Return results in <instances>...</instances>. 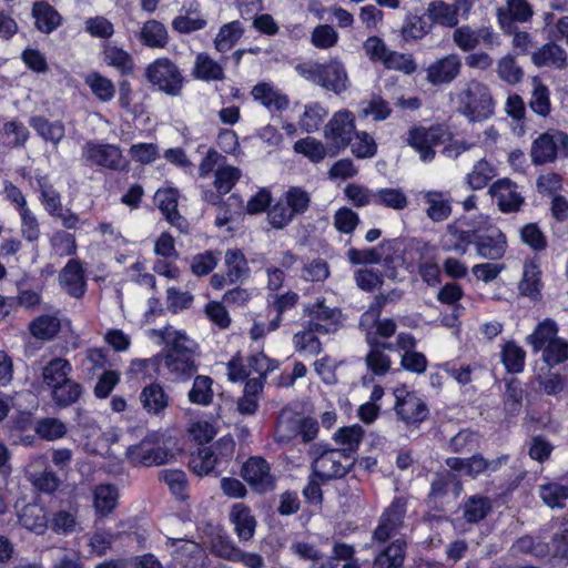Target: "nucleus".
<instances>
[{
  "instance_id": "45",
  "label": "nucleus",
  "mask_w": 568,
  "mask_h": 568,
  "mask_svg": "<svg viewBox=\"0 0 568 568\" xmlns=\"http://www.w3.org/2000/svg\"><path fill=\"white\" fill-rule=\"evenodd\" d=\"M226 275L230 284L242 282L248 276L250 267L241 250H227L225 253Z\"/></svg>"
},
{
  "instance_id": "54",
  "label": "nucleus",
  "mask_w": 568,
  "mask_h": 568,
  "mask_svg": "<svg viewBox=\"0 0 568 568\" xmlns=\"http://www.w3.org/2000/svg\"><path fill=\"white\" fill-rule=\"evenodd\" d=\"M497 175L496 168L485 159L476 162L466 175V182L471 190H481Z\"/></svg>"
},
{
  "instance_id": "17",
  "label": "nucleus",
  "mask_w": 568,
  "mask_h": 568,
  "mask_svg": "<svg viewBox=\"0 0 568 568\" xmlns=\"http://www.w3.org/2000/svg\"><path fill=\"white\" fill-rule=\"evenodd\" d=\"M477 232L478 229L466 221L448 224L446 234L442 239V248L463 256L468 252L469 246L475 244Z\"/></svg>"
},
{
  "instance_id": "14",
  "label": "nucleus",
  "mask_w": 568,
  "mask_h": 568,
  "mask_svg": "<svg viewBox=\"0 0 568 568\" xmlns=\"http://www.w3.org/2000/svg\"><path fill=\"white\" fill-rule=\"evenodd\" d=\"M241 476L255 493L264 494L275 488L276 479L263 457H250L242 466Z\"/></svg>"
},
{
  "instance_id": "22",
  "label": "nucleus",
  "mask_w": 568,
  "mask_h": 568,
  "mask_svg": "<svg viewBox=\"0 0 568 568\" xmlns=\"http://www.w3.org/2000/svg\"><path fill=\"white\" fill-rule=\"evenodd\" d=\"M59 282L69 296L82 298L87 293V278L81 260L70 258L59 273Z\"/></svg>"
},
{
  "instance_id": "16",
  "label": "nucleus",
  "mask_w": 568,
  "mask_h": 568,
  "mask_svg": "<svg viewBox=\"0 0 568 568\" xmlns=\"http://www.w3.org/2000/svg\"><path fill=\"white\" fill-rule=\"evenodd\" d=\"M406 511V498L395 497L390 505L383 511L378 525L373 532V539L378 542H385L393 537L403 526Z\"/></svg>"
},
{
  "instance_id": "27",
  "label": "nucleus",
  "mask_w": 568,
  "mask_h": 568,
  "mask_svg": "<svg viewBox=\"0 0 568 568\" xmlns=\"http://www.w3.org/2000/svg\"><path fill=\"white\" fill-rule=\"evenodd\" d=\"M531 6L527 0H507L506 8H499L497 18L504 32L514 31L517 23L527 22L532 17Z\"/></svg>"
},
{
  "instance_id": "10",
  "label": "nucleus",
  "mask_w": 568,
  "mask_h": 568,
  "mask_svg": "<svg viewBox=\"0 0 568 568\" xmlns=\"http://www.w3.org/2000/svg\"><path fill=\"white\" fill-rule=\"evenodd\" d=\"M394 395L396 398L394 405L395 414L407 427H419L428 418V405L415 392L396 388Z\"/></svg>"
},
{
  "instance_id": "13",
  "label": "nucleus",
  "mask_w": 568,
  "mask_h": 568,
  "mask_svg": "<svg viewBox=\"0 0 568 568\" xmlns=\"http://www.w3.org/2000/svg\"><path fill=\"white\" fill-rule=\"evenodd\" d=\"M304 316L307 317L305 327L317 334H329L337 331L342 324V312L338 307H329L324 300L304 305Z\"/></svg>"
},
{
  "instance_id": "1",
  "label": "nucleus",
  "mask_w": 568,
  "mask_h": 568,
  "mask_svg": "<svg viewBox=\"0 0 568 568\" xmlns=\"http://www.w3.org/2000/svg\"><path fill=\"white\" fill-rule=\"evenodd\" d=\"M196 348L197 344L193 339L184 332L176 331L166 336L161 353L142 363H151L155 372L169 382L184 383L197 372Z\"/></svg>"
},
{
  "instance_id": "40",
  "label": "nucleus",
  "mask_w": 568,
  "mask_h": 568,
  "mask_svg": "<svg viewBox=\"0 0 568 568\" xmlns=\"http://www.w3.org/2000/svg\"><path fill=\"white\" fill-rule=\"evenodd\" d=\"M405 548L404 541L394 540L375 556L372 568H400L406 556Z\"/></svg>"
},
{
  "instance_id": "25",
  "label": "nucleus",
  "mask_w": 568,
  "mask_h": 568,
  "mask_svg": "<svg viewBox=\"0 0 568 568\" xmlns=\"http://www.w3.org/2000/svg\"><path fill=\"white\" fill-rule=\"evenodd\" d=\"M300 302V295L294 291L284 293H268L266 296V312L270 316V329H277L284 315L294 310Z\"/></svg>"
},
{
  "instance_id": "61",
  "label": "nucleus",
  "mask_w": 568,
  "mask_h": 568,
  "mask_svg": "<svg viewBox=\"0 0 568 568\" xmlns=\"http://www.w3.org/2000/svg\"><path fill=\"white\" fill-rule=\"evenodd\" d=\"M294 151L307 158L312 163L322 162L327 155L326 146L315 138L307 136L294 143Z\"/></svg>"
},
{
  "instance_id": "49",
  "label": "nucleus",
  "mask_w": 568,
  "mask_h": 568,
  "mask_svg": "<svg viewBox=\"0 0 568 568\" xmlns=\"http://www.w3.org/2000/svg\"><path fill=\"white\" fill-rule=\"evenodd\" d=\"M213 379L206 375H196L187 393L189 402L194 405L209 406L213 402Z\"/></svg>"
},
{
  "instance_id": "12",
  "label": "nucleus",
  "mask_w": 568,
  "mask_h": 568,
  "mask_svg": "<svg viewBox=\"0 0 568 568\" xmlns=\"http://www.w3.org/2000/svg\"><path fill=\"white\" fill-rule=\"evenodd\" d=\"M162 436L159 432H150L144 438L126 449V458L133 466L151 467L162 465L166 460V453L161 446Z\"/></svg>"
},
{
  "instance_id": "47",
  "label": "nucleus",
  "mask_w": 568,
  "mask_h": 568,
  "mask_svg": "<svg viewBox=\"0 0 568 568\" xmlns=\"http://www.w3.org/2000/svg\"><path fill=\"white\" fill-rule=\"evenodd\" d=\"M118 489L110 484L98 485L93 490V506L100 517L108 516L116 506Z\"/></svg>"
},
{
  "instance_id": "52",
  "label": "nucleus",
  "mask_w": 568,
  "mask_h": 568,
  "mask_svg": "<svg viewBox=\"0 0 568 568\" xmlns=\"http://www.w3.org/2000/svg\"><path fill=\"white\" fill-rule=\"evenodd\" d=\"M0 138L3 144L11 149L23 148L29 139V130L21 121H7L3 124Z\"/></svg>"
},
{
  "instance_id": "41",
  "label": "nucleus",
  "mask_w": 568,
  "mask_h": 568,
  "mask_svg": "<svg viewBox=\"0 0 568 568\" xmlns=\"http://www.w3.org/2000/svg\"><path fill=\"white\" fill-rule=\"evenodd\" d=\"M29 124L39 136L54 145H58L65 135V126L59 120L49 121L42 115H36L30 118Z\"/></svg>"
},
{
  "instance_id": "26",
  "label": "nucleus",
  "mask_w": 568,
  "mask_h": 568,
  "mask_svg": "<svg viewBox=\"0 0 568 568\" xmlns=\"http://www.w3.org/2000/svg\"><path fill=\"white\" fill-rule=\"evenodd\" d=\"M542 272L540 266V258L532 256L526 258L523 267V277L518 284V290L523 296L529 297L532 301L541 298V291L544 287Z\"/></svg>"
},
{
  "instance_id": "31",
  "label": "nucleus",
  "mask_w": 568,
  "mask_h": 568,
  "mask_svg": "<svg viewBox=\"0 0 568 568\" xmlns=\"http://www.w3.org/2000/svg\"><path fill=\"white\" fill-rule=\"evenodd\" d=\"M31 16L34 20V27L44 34H50L62 23L61 14L53 6L47 1H36L32 6Z\"/></svg>"
},
{
  "instance_id": "33",
  "label": "nucleus",
  "mask_w": 568,
  "mask_h": 568,
  "mask_svg": "<svg viewBox=\"0 0 568 568\" xmlns=\"http://www.w3.org/2000/svg\"><path fill=\"white\" fill-rule=\"evenodd\" d=\"M531 61L538 68L562 70L567 67V54L560 45L549 42L531 54Z\"/></svg>"
},
{
  "instance_id": "3",
  "label": "nucleus",
  "mask_w": 568,
  "mask_h": 568,
  "mask_svg": "<svg viewBox=\"0 0 568 568\" xmlns=\"http://www.w3.org/2000/svg\"><path fill=\"white\" fill-rule=\"evenodd\" d=\"M234 452V439L229 435L223 436L214 444L202 446L196 453L192 454L189 467L200 477L211 474L220 475L229 467Z\"/></svg>"
},
{
  "instance_id": "20",
  "label": "nucleus",
  "mask_w": 568,
  "mask_h": 568,
  "mask_svg": "<svg viewBox=\"0 0 568 568\" xmlns=\"http://www.w3.org/2000/svg\"><path fill=\"white\" fill-rule=\"evenodd\" d=\"M40 204L45 213L61 222L67 230H75L80 224V216L71 209H65L62 203V194L53 187L45 192L42 196H38Z\"/></svg>"
},
{
  "instance_id": "53",
  "label": "nucleus",
  "mask_w": 568,
  "mask_h": 568,
  "mask_svg": "<svg viewBox=\"0 0 568 568\" xmlns=\"http://www.w3.org/2000/svg\"><path fill=\"white\" fill-rule=\"evenodd\" d=\"M34 433L41 439L54 442L67 435L68 427L57 417H43L36 422Z\"/></svg>"
},
{
  "instance_id": "38",
  "label": "nucleus",
  "mask_w": 568,
  "mask_h": 568,
  "mask_svg": "<svg viewBox=\"0 0 568 568\" xmlns=\"http://www.w3.org/2000/svg\"><path fill=\"white\" fill-rule=\"evenodd\" d=\"M169 40L165 26L154 19L145 21L139 33V41L150 49H164L169 44Z\"/></svg>"
},
{
  "instance_id": "43",
  "label": "nucleus",
  "mask_w": 568,
  "mask_h": 568,
  "mask_svg": "<svg viewBox=\"0 0 568 568\" xmlns=\"http://www.w3.org/2000/svg\"><path fill=\"white\" fill-rule=\"evenodd\" d=\"M493 509L491 499L484 495H473L463 505V517L468 524H478Z\"/></svg>"
},
{
  "instance_id": "36",
  "label": "nucleus",
  "mask_w": 568,
  "mask_h": 568,
  "mask_svg": "<svg viewBox=\"0 0 568 568\" xmlns=\"http://www.w3.org/2000/svg\"><path fill=\"white\" fill-rule=\"evenodd\" d=\"M71 373L72 365L68 359L54 357L42 367V383L50 392L53 387L65 382L71 376Z\"/></svg>"
},
{
  "instance_id": "6",
  "label": "nucleus",
  "mask_w": 568,
  "mask_h": 568,
  "mask_svg": "<svg viewBox=\"0 0 568 568\" xmlns=\"http://www.w3.org/2000/svg\"><path fill=\"white\" fill-rule=\"evenodd\" d=\"M144 77L152 87L169 97H180L186 82L180 67L168 57L149 63Z\"/></svg>"
},
{
  "instance_id": "48",
  "label": "nucleus",
  "mask_w": 568,
  "mask_h": 568,
  "mask_svg": "<svg viewBox=\"0 0 568 568\" xmlns=\"http://www.w3.org/2000/svg\"><path fill=\"white\" fill-rule=\"evenodd\" d=\"M79 505L71 504L68 509H60L52 515L50 527L59 535L73 532L79 525Z\"/></svg>"
},
{
  "instance_id": "15",
  "label": "nucleus",
  "mask_w": 568,
  "mask_h": 568,
  "mask_svg": "<svg viewBox=\"0 0 568 568\" xmlns=\"http://www.w3.org/2000/svg\"><path fill=\"white\" fill-rule=\"evenodd\" d=\"M354 116L349 111H338L325 126L324 136L336 153L347 148L355 133Z\"/></svg>"
},
{
  "instance_id": "4",
  "label": "nucleus",
  "mask_w": 568,
  "mask_h": 568,
  "mask_svg": "<svg viewBox=\"0 0 568 568\" xmlns=\"http://www.w3.org/2000/svg\"><path fill=\"white\" fill-rule=\"evenodd\" d=\"M296 71L304 79L336 94L345 92L349 85L346 69L337 58L324 63H301L296 67Z\"/></svg>"
},
{
  "instance_id": "23",
  "label": "nucleus",
  "mask_w": 568,
  "mask_h": 568,
  "mask_svg": "<svg viewBox=\"0 0 568 568\" xmlns=\"http://www.w3.org/2000/svg\"><path fill=\"white\" fill-rule=\"evenodd\" d=\"M139 399L145 413L155 417H163L173 400L164 386L158 382L145 385Z\"/></svg>"
},
{
  "instance_id": "34",
  "label": "nucleus",
  "mask_w": 568,
  "mask_h": 568,
  "mask_svg": "<svg viewBox=\"0 0 568 568\" xmlns=\"http://www.w3.org/2000/svg\"><path fill=\"white\" fill-rule=\"evenodd\" d=\"M245 29L240 20H233L220 27L213 45L216 52L224 55L231 51L235 44L243 38Z\"/></svg>"
},
{
  "instance_id": "56",
  "label": "nucleus",
  "mask_w": 568,
  "mask_h": 568,
  "mask_svg": "<svg viewBox=\"0 0 568 568\" xmlns=\"http://www.w3.org/2000/svg\"><path fill=\"white\" fill-rule=\"evenodd\" d=\"M539 497L550 508H564L568 499V485L558 481L540 485Z\"/></svg>"
},
{
  "instance_id": "2",
  "label": "nucleus",
  "mask_w": 568,
  "mask_h": 568,
  "mask_svg": "<svg viewBox=\"0 0 568 568\" xmlns=\"http://www.w3.org/2000/svg\"><path fill=\"white\" fill-rule=\"evenodd\" d=\"M495 103L487 84L473 79L456 94V111L469 122H483L494 114Z\"/></svg>"
},
{
  "instance_id": "9",
  "label": "nucleus",
  "mask_w": 568,
  "mask_h": 568,
  "mask_svg": "<svg viewBox=\"0 0 568 568\" xmlns=\"http://www.w3.org/2000/svg\"><path fill=\"white\" fill-rule=\"evenodd\" d=\"M450 140V131L443 125L425 128L415 125L406 134L405 142L412 146L424 162H430L435 158V146Z\"/></svg>"
},
{
  "instance_id": "42",
  "label": "nucleus",
  "mask_w": 568,
  "mask_h": 568,
  "mask_svg": "<svg viewBox=\"0 0 568 568\" xmlns=\"http://www.w3.org/2000/svg\"><path fill=\"white\" fill-rule=\"evenodd\" d=\"M82 394L83 386L71 377L50 390L51 399L61 408L69 407L79 402Z\"/></svg>"
},
{
  "instance_id": "32",
  "label": "nucleus",
  "mask_w": 568,
  "mask_h": 568,
  "mask_svg": "<svg viewBox=\"0 0 568 568\" xmlns=\"http://www.w3.org/2000/svg\"><path fill=\"white\" fill-rule=\"evenodd\" d=\"M165 546L172 549L173 559L183 566L195 564L203 551L199 542L185 538L166 537Z\"/></svg>"
},
{
  "instance_id": "24",
  "label": "nucleus",
  "mask_w": 568,
  "mask_h": 568,
  "mask_svg": "<svg viewBox=\"0 0 568 568\" xmlns=\"http://www.w3.org/2000/svg\"><path fill=\"white\" fill-rule=\"evenodd\" d=\"M462 65L458 54H448L429 64L426 79L433 85L449 84L460 74Z\"/></svg>"
},
{
  "instance_id": "7",
  "label": "nucleus",
  "mask_w": 568,
  "mask_h": 568,
  "mask_svg": "<svg viewBox=\"0 0 568 568\" xmlns=\"http://www.w3.org/2000/svg\"><path fill=\"white\" fill-rule=\"evenodd\" d=\"M311 469L324 481L345 477L354 467V460H345L344 453L326 446L314 445L310 449Z\"/></svg>"
},
{
  "instance_id": "19",
  "label": "nucleus",
  "mask_w": 568,
  "mask_h": 568,
  "mask_svg": "<svg viewBox=\"0 0 568 568\" xmlns=\"http://www.w3.org/2000/svg\"><path fill=\"white\" fill-rule=\"evenodd\" d=\"M477 255L490 261L501 260L507 252V236L498 227L478 229L475 242Z\"/></svg>"
},
{
  "instance_id": "62",
  "label": "nucleus",
  "mask_w": 568,
  "mask_h": 568,
  "mask_svg": "<svg viewBox=\"0 0 568 568\" xmlns=\"http://www.w3.org/2000/svg\"><path fill=\"white\" fill-rule=\"evenodd\" d=\"M520 241L534 252H542L548 247V240L537 223H527L519 230Z\"/></svg>"
},
{
  "instance_id": "55",
  "label": "nucleus",
  "mask_w": 568,
  "mask_h": 568,
  "mask_svg": "<svg viewBox=\"0 0 568 568\" xmlns=\"http://www.w3.org/2000/svg\"><path fill=\"white\" fill-rule=\"evenodd\" d=\"M60 328V320L49 314L36 317L29 325L31 335L43 341L53 338L59 333Z\"/></svg>"
},
{
  "instance_id": "21",
  "label": "nucleus",
  "mask_w": 568,
  "mask_h": 568,
  "mask_svg": "<svg viewBox=\"0 0 568 568\" xmlns=\"http://www.w3.org/2000/svg\"><path fill=\"white\" fill-rule=\"evenodd\" d=\"M229 61L226 55L219 60L213 59L207 52H200L195 55L191 75L203 82H221L226 79L225 65Z\"/></svg>"
},
{
  "instance_id": "29",
  "label": "nucleus",
  "mask_w": 568,
  "mask_h": 568,
  "mask_svg": "<svg viewBox=\"0 0 568 568\" xmlns=\"http://www.w3.org/2000/svg\"><path fill=\"white\" fill-rule=\"evenodd\" d=\"M101 48L102 61L115 69L121 77H128L134 72L135 63L130 52L111 41H104Z\"/></svg>"
},
{
  "instance_id": "50",
  "label": "nucleus",
  "mask_w": 568,
  "mask_h": 568,
  "mask_svg": "<svg viewBox=\"0 0 568 568\" xmlns=\"http://www.w3.org/2000/svg\"><path fill=\"white\" fill-rule=\"evenodd\" d=\"M84 83L100 102H110L115 95L113 81L100 72L93 71L89 73L84 79Z\"/></svg>"
},
{
  "instance_id": "64",
  "label": "nucleus",
  "mask_w": 568,
  "mask_h": 568,
  "mask_svg": "<svg viewBox=\"0 0 568 568\" xmlns=\"http://www.w3.org/2000/svg\"><path fill=\"white\" fill-rule=\"evenodd\" d=\"M50 246L60 256H73L77 254L78 244L75 236L64 230H57L50 236Z\"/></svg>"
},
{
  "instance_id": "63",
  "label": "nucleus",
  "mask_w": 568,
  "mask_h": 568,
  "mask_svg": "<svg viewBox=\"0 0 568 568\" xmlns=\"http://www.w3.org/2000/svg\"><path fill=\"white\" fill-rule=\"evenodd\" d=\"M20 219V234L22 239L37 245L41 236L40 222L36 213L29 207L18 213Z\"/></svg>"
},
{
  "instance_id": "58",
  "label": "nucleus",
  "mask_w": 568,
  "mask_h": 568,
  "mask_svg": "<svg viewBox=\"0 0 568 568\" xmlns=\"http://www.w3.org/2000/svg\"><path fill=\"white\" fill-rule=\"evenodd\" d=\"M375 205L403 211L408 206V197L400 189L384 187L375 192Z\"/></svg>"
},
{
  "instance_id": "59",
  "label": "nucleus",
  "mask_w": 568,
  "mask_h": 568,
  "mask_svg": "<svg viewBox=\"0 0 568 568\" xmlns=\"http://www.w3.org/2000/svg\"><path fill=\"white\" fill-rule=\"evenodd\" d=\"M524 389L521 383L517 378H511L506 383L504 394V409L507 416H517L523 406Z\"/></svg>"
},
{
  "instance_id": "37",
  "label": "nucleus",
  "mask_w": 568,
  "mask_h": 568,
  "mask_svg": "<svg viewBox=\"0 0 568 568\" xmlns=\"http://www.w3.org/2000/svg\"><path fill=\"white\" fill-rule=\"evenodd\" d=\"M230 518L240 540L247 541L254 536L256 520L246 505L235 504L232 507Z\"/></svg>"
},
{
  "instance_id": "60",
  "label": "nucleus",
  "mask_w": 568,
  "mask_h": 568,
  "mask_svg": "<svg viewBox=\"0 0 568 568\" xmlns=\"http://www.w3.org/2000/svg\"><path fill=\"white\" fill-rule=\"evenodd\" d=\"M242 178V171L231 164L219 166L214 172L213 185L221 193L227 194Z\"/></svg>"
},
{
  "instance_id": "57",
  "label": "nucleus",
  "mask_w": 568,
  "mask_h": 568,
  "mask_svg": "<svg viewBox=\"0 0 568 568\" xmlns=\"http://www.w3.org/2000/svg\"><path fill=\"white\" fill-rule=\"evenodd\" d=\"M359 328L365 334V342H367L368 332L373 333L375 338H390L395 335L397 331V324L393 318H381L377 320H367L364 324V318H359Z\"/></svg>"
},
{
  "instance_id": "8",
  "label": "nucleus",
  "mask_w": 568,
  "mask_h": 568,
  "mask_svg": "<svg viewBox=\"0 0 568 568\" xmlns=\"http://www.w3.org/2000/svg\"><path fill=\"white\" fill-rule=\"evenodd\" d=\"M81 159L87 166H98L110 171H123L126 161L116 144L88 140L81 148Z\"/></svg>"
},
{
  "instance_id": "18",
  "label": "nucleus",
  "mask_w": 568,
  "mask_h": 568,
  "mask_svg": "<svg viewBox=\"0 0 568 568\" xmlns=\"http://www.w3.org/2000/svg\"><path fill=\"white\" fill-rule=\"evenodd\" d=\"M488 193L503 213L518 212L525 203L524 196L518 191V185L508 178L494 182Z\"/></svg>"
},
{
  "instance_id": "11",
  "label": "nucleus",
  "mask_w": 568,
  "mask_h": 568,
  "mask_svg": "<svg viewBox=\"0 0 568 568\" xmlns=\"http://www.w3.org/2000/svg\"><path fill=\"white\" fill-rule=\"evenodd\" d=\"M560 155L568 158V134L559 130H549L540 134L531 145V161L537 165L554 162Z\"/></svg>"
},
{
  "instance_id": "30",
  "label": "nucleus",
  "mask_w": 568,
  "mask_h": 568,
  "mask_svg": "<svg viewBox=\"0 0 568 568\" xmlns=\"http://www.w3.org/2000/svg\"><path fill=\"white\" fill-rule=\"evenodd\" d=\"M364 436L365 430L358 424L341 427L333 435V439L338 446L335 449L344 453L347 462L357 453Z\"/></svg>"
},
{
  "instance_id": "44",
  "label": "nucleus",
  "mask_w": 568,
  "mask_h": 568,
  "mask_svg": "<svg viewBox=\"0 0 568 568\" xmlns=\"http://www.w3.org/2000/svg\"><path fill=\"white\" fill-rule=\"evenodd\" d=\"M558 331L557 323L554 320L546 318L537 324L534 332L526 337V342L537 353L558 337Z\"/></svg>"
},
{
  "instance_id": "39",
  "label": "nucleus",
  "mask_w": 568,
  "mask_h": 568,
  "mask_svg": "<svg viewBox=\"0 0 568 568\" xmlns=\"http://www.w3.org/2000/svg\"><path fill=\"white\" fill-rule=\"evenodd\" d=\"M424 201L428 205L426 215L433 222H443L452 214V203L447 192L427 191Z\"/></svg>"
},
{
  "instance_id": "5",
  "label": "nucleus",
  "mask_w": 568,
  "mask_h": 568,
  "mask_svg": "<svg viewBox=\"0 0 568 568\" xmlns=\"http://www.w3.org/2000/svg\"><path fill=\"white\" fill-rule=\"evenodd\" d=\"M311 205V195L301 186H290L267 211L270 224L277 230L303 215Z\"/></svg>"
},
{
  "instance_id": "51",
  "label": "nucleus",
  "mask_w": 568,
  "mask_h": 568,
  "mask_svg": "<svg viewBox=\"0 0 568 568\" xmlns=\"http://www.w3.org/2000/svg\"><path fill=\"white\" fill-rule=\"evenodd\" d=\"M500 357L508 373L518 374L524 371L526 352L516 342H506L501 348Z\"/></svg>"
},
{
  "instance_id": "35",
  "label": "nucleus",
  "mask_w": 568,
  "mask_h": 568,
  "mask_svg": "<svg viewBox=\"0 0 568 568\" xmlns=\"http://www.w3.org/2000/svg\"><path fill=\"white\" fill-rule=\"evenodd\" d=\"M19 524L27 530L43 535L49 525L44 507L38 504H27L18 514Z\"/></svg>"
},
{
  "instance_id": "28",
  "label": "nucleus",
  "mask_w": 568,
  "mask_h": 568,
  "mask_svg": "<svg viewBox=\"0 0 568 568\" xmlns=\"http://www.w3.org/2000/svg\"><path fill=\"white\" fill-rule=\"evenodd\" d=\"M254 101L271 112H282L288 108V97L271 82H258L251 90Z\"/></svg>"
},
{
  "instance_id": "46",
  "label": "nucleus",
  "mask_w": 568,
  "mask_h": 568,
  "mask_svg": "<svg viewBox=\"0 0 568 568\" xmlns=\"http://www.w3.org/2000/svg\"><path fill=\"white\" fill-rule=\"evenodd\" d=\"M427 14L434 23L445 28H456L459 22V17L453 4L442 0L430 2Z\"/></svg>"
}]
</instances>
